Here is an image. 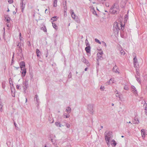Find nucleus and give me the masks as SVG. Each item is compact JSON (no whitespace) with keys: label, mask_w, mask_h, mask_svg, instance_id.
Returning <instances> with one entry per match:
<instances>
[{"label":"nucleus","mask_w":147,"mask_h":147,"mask_svg":"<svg viewBox=\"0 0 147 147\" xmlns=\"http://www.w3.org/2000/svg\"><path fill=\"white\" fill-rule=\"evenodd\" d=\"M112 132L111 131H106L105 133V137L106 142L108 146H109V140L113 137Z\"/></svg>","instance_id":"f257e3e1"},{"label":"nucleus","mask_w":147,"mask_h":147,"mask_svg":"<svg viewBox=\"0 0 147 147\" xmlns=\"http://www.w3.org/2000/svg\"><path fill=\"white\" fill-rule=\"evenodd\" d=\"M116 27L115 28H114L113 29L115 30V29H116L117 33H118L119 32V30H123L124 28V25H123L121 22L117 23V22L116 23Z\"/></svg>","instance_id":"f03ea898"},{"label":"nucleus","mask_w":147,"mask_h":147,"mask_svg":"<svg viewBox=\"0 0 147 147\" xmlns=\"http://www.w3.org/2000/svg\"><path fill=\"white\" fill-rule=\"evenodd\" d=\"M118 6H115L114 4L113 6L110 9V12L113 14H115L117 13V11L119 10Z\"/></svg>","instance_id":"7ed1b4c3"},{"label":"nucleus","mask_w":147,"mask_h":147,"mask_svg":"<svg viewBox=\"0 0 147 147\" xmlns=\"http://www.w3.org/2000/svg\"><path fill=\"white\" fill-rule=\"evenodd\" d=\"M94 105L93 104H89L88 105V109L89 111V112L90 114H92L93 112V107Z\"/></svg>","instance_id":"20e7f679"},{"label":"nucleus","mask_w":147,"mask_h":147,"mask_svg":"<svg viewBox=\"0 0 147 147\" xmlns=\"http://www.w3.org/2000/svg\"><path fill=\"white\" fill-rule=\"evenodd\" d=\"M81 61L85 64L88 66L90 65V64L88 61L84 57H83V58L82 59Z\"/></svg>","instance_id":"39448f33"},{"label":"nucleus","mask_w":147,"mask_h":147,"mask_svg":"<svg viewBox=\"0 0 147 147\" xmlns=\"http://www.w3.org/2000/svg\"><path fill=\"white\" fill-rule=\"evenodd\" d=\"M133 63L134 67L135 68H136L137 66H136V65L138 63L137 59L136 58V56H135V57H134L133 59Z\"/></svg>","instance_id":"423d86ee"},{"label":"nucleus","mask_w":147,"mask_h":147,"mask_svg":"<svg viewBox=\"0 0 147 147\" xmlns=\"http://www.w3.org/2000/svg\"><path fill=\"white\" fill-rule=\"evenodd\" d=\"M11 95L13 97H15V89L13 87H11Z\"/></svg>","instance_id":"0eeeda50"},{"label":"nucleus","mask_w":147,"mask_h":147,"mask_svg":"<svg viewBox=\"0 0 147 147\" xmlns=\"http://www.w3.org/2000/svg\"><path fill=\"white\" fill-rule=\"evenodd\" d=\"M118 67L116 66V65H115V66L113 67L112 70L113 72H114L115 73H119V72L118 71Z\"/></svg>","instance_id":"6e6552de"},{"label":"nucleus","mask_w":147,"mask_h":147,"mask_svg":"<svg viewBox=\"0 0 147 147\" xmlns=\"http://www.w3.org/2000/svg\"><path fill=\"white\" fill-rule=\"evenodd\" d=\"M20 68L24 69L25 66V63L24 61H22L20 63Z\"/></svg>","instance_id":"1a4fd4ad"},{"label":"nucleus","mask_w":147,"mask_h":147,"mask_svg":"<svg viewBox=\"0 0 147 147\" xmlns=\"http://www.w3.org/2000/svg\"><path fill=\"white\" fill-rule=\"evenodd\" d=\"M71 17L74 19H75L76 18V15L74 13V11L73 10H71Z\"/></svg>","instance_id":"9d476101"},{"label":"nucleus","mask_w":147,"mask_h":147,"mask_svg":"<svg viewBox=\"0 0 147 147\" xmlns=\"http://www.w3.org/2000/svg\"><path fill=\"white\" fill-rule=\"evenodd\" d=\"M139 123V121L137 118H135L134 119L133 121V123L134 124H138Z\"/></svg>","instance_id":"9b49d317"},{"label":"nucleus","mask_w":147,"mask_h":147,"mask_svg":"<svg viewBox=\"0 0 147 147\" xmlns=\"http://www.w3.org/2000/svg\"><path fill=\"white\" fill-rule=\"evenodd\" d=\"M91 47H86L85 48V50L87 53H90Z\"/></svg>","instance_id":"f8f14e48"},{"label":"nucleus","mask_w":147,"mask_h":147,"mask_svg":"<svg viewBox=\"0 0 147 147\" xmlns=\"http://www.w3.org/2000/svg\"><path fill=\"white\" fill-rule=\"evenodd\" d=\"M36 53L37 56L39 57L41 55V52L38 49H37L36 50Z\"/></svg>","instance_id":"ddd939ff"},{"label":"nucleus","mask_w":147,"mask_h":147,"mask_svg":"<svg viewBox=\"0 0 147 147\" xmlns=\"http://www.w3.org/2000/svg\"><path fill=\"white\" fill-rule=\"evenodd\" d=\"M142 136L143 137V136L144 137L146 135H147L146 132L144 131V129H142L141 131Z\"/></svg>","instance_id":"4468645a"},{"label":"nucleus","mask_w":147,"mask_h":147,"mask_svg":"<svg viewBox=\"0 0 147 147\" xmlns=\"http://www.w3.org/2000/svg\"><path fill=\"white\" fill-rule=\"evenodd\" d=\"M111 144L112 146H115L117 144V143L115 140H113L111 142Z\"/></svg>","instance_id":"2eb2a0df"},{"label":"nucleus","mask_w":147,"mask_h":147,"mask_svg":"<svg viewBox=\"0 0 147 147\" xmlns=\"http://www.w3.org/2000/svg\"><path fill=\"white\" fill-rule=\"evenodd\" d=\"M135 78H136V80L137 81H138V82H139L140 84L141 83V80L140 79V76H137L136 75H135Z\"/></svg>","instance_id":"dca6fc26"},{"label":"nucleus","mask_w":147,"mask_h":147,"mask_svg":"<svg viewBox=\"0 0 147 147\" xmlns=\"http://www.w3.org/2000/svg\"><path fill=\"white\" fill-rule=\"evenodd\" d=\"M65 111L67 112L68 113H70L71 111L70 107H67Z\"/></svg>","instance_id":"f3484780"},{"label":"nucleus","mask_w":147,"mask_h":147,"mask_svg":"<svg viewBox=\"0 0 147 147\" xmlns=\"http://www.w3.org/2000/svg\"><path fill=\"white\" fill-rule=\"evenodd\" d=\"M55 125L59 127H61L62 126H63V125H62L59 122H56L55 123Z\"/></svg>","instance_id":"a211bd4d"},{"label":"nucleus","mask_w":147,"mask_h":147,"mask_svg":"<svg viewBox=\"0 0 147 147\" xmlns=\"http://www.w3.org/2000/svg\"><path fill=\"white\" fill-rule=\"evenodd\" d=\"M131 89L132 91L134 93H136L137 92V91L136 88L133 86H131Z\"/></svg>","instance_id":"6ab92c4d"},{"label":"nucleus","mask_w":147,"mask_h":147,"mask_svg":"<svg viewBox=\"0 0 147 147\" xmlns=\"http://www.w3.org/2000/svg\"><path fill=\"white\" fill-rule=\"evenodd\" d=\"M23 84L24 86H23L24 89H26L28 87V84L26 82H23Z\"/></svg>","instance_id":"aec40b11"},{"label":"nucleus","mask_w":147,"mask_h":147,"mask_svg":"<svg viewBox=\"0 0 147 147\" xmlns=\"http://www.w3.org/2000/svg\"><path fill=\"white\" fill-rule=\"evenodd\" d=\"M100 59V60H102L103 59V58L102 57L101 55L98 54V53L97 54V59Z\"/></svg>","instance_id":"412c9836"},{"label":"nucleus","mask_w":147,"mask_h":147,"mask_svg":"<svg viewBox=\"0 0 147 147\" xmlns=\"http://www.w3.org/2000/svg\"><path fill=\"white\" fill-rule=\"evenodd\" d=\"M57 0H54L53 3V6L54 7H56L57 6Z\"/></svg>","instance_id":"4be33fe9"},{"label":"nucleus","mask_w":147,"mask_h":147,"mask_svg":"<svg viewBox=\"0 0 147 147\" xmlns=\"http://www.w3.org/2000/svg\"><path fill=\"white\" fill-rule=\"evenodd\" d=\"M26 73V69H25L22 72V74L23 76L24 77Z\"/></svg>","instance_id":"5701e85b"},{"label":"nucleus","mask_w":147,"mask_h":147,"mask_svg":"<svg viewBox=\"0 0 147 147\" xmlns=\"http://www.w3.org/2000/svg\"><path fill=\"white\" fill-rule=\"evenodd\" d=\"M52 26L53 28L57 30L58 29V27L56 24L54 23H52Z\"/></svg>","instance_id":"b1692460"},{"label":"nucleus","mask_w":147,"mask_h":147,"mask_svg":"<svg viewBox=\"0 0 147 147\" xmlns=\"http://www.w3.org/2000/svg\"><path fill=\"white\" fill-rule=\"evenodd\" d=\"M138 67H137L136 68V75H137V76H140V73H139V72L138 70Z\"/></svg>","instance_id":"393cba45"},{"label":"nucleus","mask_w":147,"mask_h":147,"mask_svg":"<svg viewBox=\"0 0 147 147\" xmlns=\"http://www.w3.org/2000/svg\"><path fill=\"white\" fill-rule=\"evenodd\" d=\"M20 4L21 7V8H22V9H24L25 7V4H23V2H21L20 3Z\"/></svg>","instance_id":"a878e982"},{"label":"nucleus","mask_w":147,"mask_h":147,"mask_svg":"<svg viewBox=\"0 0 147 147\" xmlns=\"http://www.w3.org/2000/svg\"><path fill=\"white\" fill-rule=\"evenodd\" d=\"M123 31H123L120 32V36L122 38H125V37L124 36V34H123Z\"/></svg>","instance_id":"bb28decb"},{"label":"nucleus","mask_w":147,"mask_h":147,"mask_svg":"<svg viewBox=\"0 0 147 147\" xmlns=\"http://www.w3.org/2000/svg\"><path fill=\"white\" fill-rule=\"evenodd\" d=\"M58 18H57V17L55 16L52 18L51 19V20H53V21H56L57 20V19Z\"/></svg>","instance_id":"cd10ccee"},{"label":"nucleus","mask_w":147,"mask_h":147,"mask_svg":"<svg viewBox=\"0 0 147 147\" xmlns=\"http://www.w3.org/2000/svg\"><path fill=\"white\" fill-rule=\"evenodd\" d=\"M120 51L121 55H123L125 54V52L122 49H121Z\"/></svg>","instance_id":"c85d7f7f"},{"label":"nucleus","mask_w":147,"mask_h":147,"mask_svg":"<svg viewBox=\"0 0 147 147\" xmlns=\"http://www.w3.org/2000/svg\"><path fill=\"white\" fill-rule=\"evenodd\" d=\"M63 115L64 116L66 117V118H68L70 117L69 113H68L67 114L66 113H64L63 114Z\"/></svg>","instance_id":"c756f323"},{"label":"nucleus","mask_w":147,"mask_h":147,"mask_svg":"<svg viewBox=\"0 0 147 147\" xmlns=\"http://www.w3.org/2000/svg\"><path fill=\"white\" fill-rule=\"evenodd\" d=\"M128 13L127 14H126L125 16V20L127 21V20L128 19Z\"/></svg>","instance_id":"7c9ffc66"},{"label":"nucleus","mask_w":147,"mask_h":147,"mask_svg":"<svg viewBox=\"0 0 147 147\" xmlns=\"http://www.w3.org/2000/svg\"><path fill=\"white\" fill-rule=\"evenodd\" d=\"M5 19H6V21L8 23H9L10 22V20L11 19L10 18L8 17L7 18L6 17H5Z\"/></svg>","instance_id":"2f4dec72"},{"label":"nucleus","mask_w":147,"mask_h":147,"mask_svg":"<svg viewBox=\"0 0 147 147\" xmlns=\"http://www.w3.org/2000/svg\"><path fill=\"white\" fill-rule=\"evenodd\" d=\"M20 44V43H18L17 45V46H19V52H22V49L21 47H20L21 46H19Z\"/></svg>","instance_id":"473e14b6"},{"label":"nucleus","mask_w":147,"mask_h":147,"mask_svg":"<svg viewBox=\"0 0 147 147\" xmlns=\"http://www.w3.org/2000/svg\"><path fill=\"white\" fill-rule=\"evenodd\" d=\"M100 3H102V4H103L105 0H97Z\"/></svg>","instance_id":"72a5a7b5"},{"label":"nucleus","mask_w":147,"mask_h":147,"mask_svg":"<svg viewBox=\"0 0 147 147\" xmlns=\"http://www.w3.org/2000/svg\"><path fill=\"white\" fill-rule=\"evenodd\" d=\"M112 81V80L111 79L109 80V81L107 82L106 84L107 85H109L110 84H111L113 83V82H111V81Z\"/></svg>","instance_id":"f704fd0d"},{"label":"nucleus","mask_w":147,"mask_h":147,"mask_svg":"<svg viewBox=\"0 0 147 147\" xmlns=\"http://www.w3.org/2000/svg\"><path fill=\"white\" fill-rule=\"evenodd\" d=\"M95 41L96 42L98 43L99 44H101V42H100V41L97 38H95Z\"/></svg>","instance_id":"c9c22d12"},{"label":"nucleus","mask_w":147,"mask_h":147,"mask_svg":"<svg viewBox=\"0 0 147 147\" xmlns=\"http://www.w3.org/2000/svg\"><path fill=\"white\" fill-rule=\"evenodd\" d=\"M116 96L117 97H118L120 99L121 98L120 97V94L117 92L116 94Z\"/></svg>","instance_id":"e433bc0d"},{"label":"nucleus","mask_w":147,"mask_h":147,"mask_svg":"<svg viewBox=\"0 0 147 147\" xmlns=\"http://www.w3.org/2000/svg\"><path fill=\"white\" fill-rule=\"evenodd\" d=\"M101 43L105 47H107L106 44L104 41H102Z\"/></svg>","instance_id":"4c0bfd02"},{"label":"nucleus","mask_w":147,"mask_h":147,"mask_svg":"<svg viewBox=\"0 0 147 147\" xmlns=\"http://www.w3.org/2000/svg\"><path fill=\"white\" fill-rule=\"evenodd\" d=\"M92 13L93 14L95 15L96 16H98L96 11L94 9L93 10Z\"/></svg>","instance_id":"58836bf2"},{"label":"nucleus","mask_w":147,"mask_h":147,"mask_svg":"<svg viewBox=\"0 0 147 147\" xmlns=\"http://www.w3.org/2000/svg\"><path fill=\"white\" fill-rule=\"evenodd\" d=\"M42 29L45 32H46L47 31L46 28L45 26H44L43 28V27L42 28Z\"/></svg>","instance_id":"ea45409f"},{"label":"nucleus","mask_w":147,"mask_h":147,"mask_svg":"<svg viewBox=\"0 0 147 147\" xmlns=\"http://www.w3.org/2000/svg\"><path fill=\"white\" fill-rule=\"evenodd\" d=\"M86 47H90V44L89 43V42H86Z\"/></svg>","instance_id":"a19ab883"},{"label":"nucleus","mask_w":147,"mask_h":147,"mask_svg":"<svg viewBox=\"0 0 147 147\" xmlns=\"http://www.w3.org/2000/svg\"><path fill=\"white\" fill-rule=\"evenodd\" d=\"M66 2L65 1V4H63V5L64 8V9L66 10L67 9V5L66 4Z\"/></svg>","instance_id":"79ce46f5"},{"label":"nucleus","mask_w":147,"mask_h":147,"mask_svg":"<svg viewBox=\"0 0 147 147\" xmlns=\"http://www.w3.org/2000/svg\"><path fill=\"white\" fill-rule=\"evenodd\" d=\"M14 59V53H13V55L12 58V59H11V63H12L13 62Z\"/></svg>","instance_id":"37998d69"},{"label":"nucleus","mask_w":147,"mask_h":147,"mask_svg":"<svg viewBox=\"0 0 147 147\" xmlns=\"http://www.w3.org/2000/svg\"><path fill=\"white\" fill-rule=\"evenodd\" d=\"M105 4L106 7H109V4L108 2L106 3Z\"/></svg>","instance_id":"c03bdc74"},{"label":"nucleus","mask_w":147,"mask_h":147,"mask_svg":"<svg viewBox=\"0 0 147 147\" xmlns=\"http://www.w3.org/2000/svg\"><path fill=\"white\" fill-rule=\"evenodd\" d=\"M8 2L10 4L12 3H13V0H8Z\"/></svg>","instance_id":"a18cd8bd"},{"label":"nucleus","mask_w":147,"mask_h":147,"mask_svg":"<svg viewBox=\"0 0 147 147\" xmlns=\"http://www.w3.org/2000/svg\"><path fill=\"white\" fill-rule=\"evenodd\" d=\"M71 72H70L68 76V78H71Z\"/></svg>","instance_id":"49530a36"},{"label":"nucleus","mask_w":147,"mask_h":147,"mask_svg":"<svg viewBox=\"0 0 147 147\" xmlns=\"http://www.w3.org/2000/svg\"><path fill=\"white\" fill-rule=\"evenodd\" d=\"M65 125L67 128H69L70 127V125L68 123H66Z\"/></svg>","instance_id":"de8ad7c7"},{"label":"nucleus","mask_w":147,"mask_h":147,"mask_svg":"<svg viewBox=\"0 0 147 147\" xmlns=\"http://www.w3.org/2000/svg\"><path fill=\"white\" fill-rule=\"evenodd\" d=\"M3 105H0V111L2 112L3 111L2 107Z\"/></svg>","instance_id":"09e8293b"},{"label":"nucleus","mask_w":147,"mask_h":147,"mask_svg":"<svg viewBox=\"0 0 147 147\" xmlns=\"http://www.w3.org/2000/svg\"><path fill=\"white\" fill-rule=\"evenodd\" d=\"M38 95H36L35 96V99L36 98V100L37 101V102H38Z\"/></svg>","instance_id":"8fccbe9b"},{"label":"nucleus","mask_w":147,"mask_h":147,"mask_svg":"<svg viewBox=\"0 0 147 147\" xmlns=\"http://www.w3.org/2000/svg\"><path fill=\"white\" fill-rule=\"evenodd\" d=\"M104 88V86H101L100 88V89L101 90H103Z\"/></svg>","instance_id":"3c124183"},{"label":"nucleus","mask_w":147,"mask_h":147,"mask_svg":"<svg viewBox=\"0 0 147 147\" xmlns=\"http://www.w3.org/2000/svg\"><path fill=\"white\" fill-rule=\"evenodd\" d=\"M124 88L125 90H128V88L127 86H125Z\"/></svg>","instance_id":"603ef678"},{"label":"nucleus","mask_w":147,"mask_h":147,"mask_svg":"<svg viewBox=\"0 0 147 147\" xmlns=\"http://www.w3.org/2000/svg\"><path fill=\"white\" fill-rule=\"evenodd\" d=\"M144 106H145V107H144V108H146V109H147V104L146 103H145L144 104Z\"/></svg>","instance_id":"864d4df0"},{"label":"nucleus","mask_w":147,"mask_h":147,"mask_svg":"<svg viewBox=\"0 0 147 147\" xmlns=\"http://www.w3.org/2000/svg\"><path fill=\"white\" fill-rule=\"evenodd\" d=\"M144 110H145L144 112L145 113V114L146 115H147V109H146V108H145Z\"/></svg>","instance_id":"5fc2aeb1"},{"label":"nucleus","mask_w":147,"mask_h":147,"mask_svg":"<svg viewBox=\"0 0 147 147\" xmlns=\"http://www.w3.org/2000/svg\"><path fill=\"white\" fill-rule=\"evenodd\" d=\"M98 53V54H100V55H102L103 54V51H102L101 52Z\"/></svg>","instance_id":"6e6d98bb"},{"label":"nucleus","mask_w":147,"mask_h":147,"mask_svg":"<svg viewBox=\"0 0 147 147\" xmlns=\"http://www.w3.org/2000/svg\"><path fill=\"white\" fill-rule=\"evenodd\" d=\"M16 11H13V14H16V11H17V8H16Z\"/></svg>","instance_id":"4d7b16f0"},{"label":"nucleus","mask_w":147,"mask_h":147,"mask_svg":"<svg viewBox=\"0 0 147 147\" xmlns=\"http://www.w3.org/2000/svg\"><path fill=\"white\" fill-rule=\"evenodd\" d=\"M20 86L18 85H16V88L17 89H19V86Z\"/></svg>","instance_id":"13d9d810"},{"label":"nucleus","mask_w":147,"mask_h":147,"mask_svg":"<svg viewBox=\"0 0 147 147\" xmlns=\"http://www.w3.org/2000/svg\"><path fill=\"white\" fill-rule=\"evenodd\" d=\"M7 25V27H9V26H10V25H9V23H7L6 24Z\"/></svg>","instance_id":"bf43d9fd"},{"label":"nucleus","mask_w":147,"mask_h":147,"mask_svg":"<svg viewBox=\"0 0 147 147\" xmlns=\"http://www.w3.org/2000/svg\"><path fill=\"white\" fill-rule=\"evenodd\" d=\"M48 55V50H47V53L46 55V57H47Z\"/></svg>","instance_id":"052dcab7"},{"label":"nucleus","mask_w":147,"mask_h":147,"mask_svg":"<svg viewBox=\"0 0 147 147\" xmlns=\"http://www.w3.org/2000/svg\"><path fill=\"white\" fill-rule=\"evenodd\" d=\"M44 147H51L50 146H47L46 144H45Z\"/></svg>","instance_id":"680f3d73"},{"label":"nucleus","mask_w":147,"mask_h":147,"mask_svg":"<svg viewBox=\"0 0 147 147\" xmlns=\"http://www.w3.org/2000/svg\"><path fill=\"white\" fill-rule=\"evenodd\" d=\"M51 141L53 143V144H54V143L53 142L54 141H53V139H51Z\"/></svg>","instance_id":"e2e57ef3"},{"label":"nucleus","mask_w":147,"mask_h":147,"mask_svg":"<svg viewBox=\"0 0 147 147\" xmlns=\"http://www.w3.org/2000/svg\"><path fill=\"white\" fill-rule=\"evenodd\" d=\"M2 88H5V86L3 85V83H2Z\"/></svg>","instance_id":"0e129e2a"},{"label":"nucleus","mask_w":147,"mask_h":147,"mask_svg":"<svg viewBox=\"0 0 147 147\" xmlns=\"http://www.w3.org/2000/svg\"><path fill=\"white\" fill-rule=\"evenodd\" d=\"M88 42V40L87 39L86 40H85L86 43V42Z\"/></svg>","instance_id":"69168bd1"},{"label":"nucleus","mask_w":147,"mask_h":147,"mask_svg":"<svg viewBox=\"0 0 147 147\" xmlns=\"http://www.w3.org/2000/svg\"><path fill=\"white\" fill-rule=\"evenodd\" d=\"M25 69H23V68H21V70L22 71H24V70Z\"/></svg>","instance_id":"338daca9"},{"label":"nucleus","mask_w":147,"mask_h":147,"mask_svg":"<svg viewBox=\"0 0 147 147\" xmlns=\"http://www.w3.org/2000/svg\"><path fill=\"white\" fill-rule=\"evenodd\" d=\"M87 68H88L87 67H86L85 69V71H86L87 70Z\"/></svg>","instance_id":"774afa93"}]
</instances>
